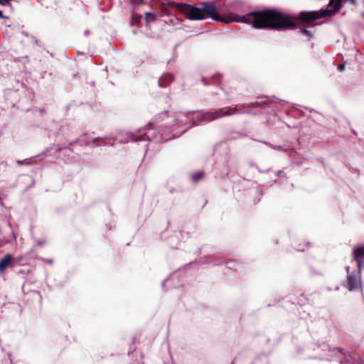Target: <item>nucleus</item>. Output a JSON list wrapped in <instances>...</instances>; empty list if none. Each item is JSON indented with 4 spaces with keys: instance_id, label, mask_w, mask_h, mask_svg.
Segmentation results:
<instances>
[{
    "instance_id": "obj_4",
    "label": "nucleus",
    "mask_w": 364,
    "mask_h": 364,
    "mask_svg": "<svg viewBox=\"0 0 364 364\" xmlns=\"http://www.w3.org/2000/svg\"><path fill=\"white\" fill-rule=\"evenodd\" d=\"M353 258L356 262L359 271L363 267L364 261V246L355 247L353 251Z\"/></svg>"
},
{
    "instance_id": "obj_19",
    "label": "nucleus",
    "mask_w": 364,
    "mask_h": 364,
    "mask_svg": "<svg viewBox=\"0 0 364 364\" xmlns=\"http://www.w3.org/2000/svg\"><path fill=\"white\" fill-rule=\"evenodd\" d=\"M167 114H168V112H166H166H163V113H161V114H159V117H162L163 115H167Z\"/></svg>"
},
{
    "instance_id": "obj_17",
    "label": "nucleus",
    "mask_w": 364,
    "mask_h": 364,
    "mask_svg": "<svg viewBox=\"0 0 364 364\" xmlns=\"http://www.w3.org/2000/svg\"><path fill=\"white\" fill-rule=\"evenodd\" d=\"M346 65L345 63L340 64L338 67V70L341 72L345 70Z\"/></svg>"
},
{
    "instance_id": "obj_15",
    "label": "nucleus",
    "mask_w": 364,
    "mask_h": 364,
    "mask_svg": "<svg viewBox=\"0 0 364 364\" xmlns=\"http://www.w3.org/2000/svg\"><path fill=\"white\" fill-rule=\"evenodd\" d=\"M301 33L306 36H308L309 38H311V36H312V33L310 31L306 29V28H302L301 30Z\"/></svg>"
},
{
    "instance_id": "obj_2",
    "label": "nucleus",
    "mask_w": 364,
    "mask_h": 364,
    "mask_svg": "<svg viewBox=\"0 0 364 364\" xmlns=\"http://www.w3.org/2000/svg\"><path fill=\"white\" fill-rule=\"evenodd\" d=\"M170 6L176 9L183 14L186 18L191 21H200L206 18H210L214 21L225 23H230L235 21L250 24V21L245 18L247 14L242 16L233 13L220 15L216 11V7L210 2H203L200 8L191 4L176 2H171Z\"/></svg>"
},
{
    "instance_id": "obj_6",
    "label": "nucleus",
    "mask_w": 364,
    "mask_h": 364,
    "mask_svg": "<svg viewBox=\"0 0 364 364\" xmlns=\"http://www.w3.org/2000/svg\"><path fill=\"white\" fill-rule=\"evenodd\" d=\"M246 107L245 105H235L232 107H223L221 108V117H227L236 114H242L245 112L241 111L242 108Z\"/></svg>"
},
{
    "instance_id": "obj_1",
    "label": "nucleus",
    "mask_w": 364,
    "mask_h": 364,
    "mask_svg": "<svg viewBox=\"0 0 364 364\" xmlns=\"http://www.w3.org/2000/svg\"><path fill=\"white\" fill-rule=\"evenodd\" d=\"M338 11L333 5L328 9L319 11H301L294 17L274 9H264L250 12L245 18L255 28L285 31L296 28L297 21L301 25H310L318 19L333 15Z\"/></svg>"
},
{
    "instance_id": "obj_5",
    "label": "nucleus",
    "mask_w": 364,
    "mask_h": 364,
    "mask_svg": "<svg viewBox=\"0 0 364 364\" xmlns=\"http://www.w3.org/2000/svg\"><path fill=\"white\" fill-rule=\"evenodd\" d=\"M221 108L214 110L204 112L198 118L199 121L211 122L213 120L221 118Z\"/></svg>"
},
{
    "instance_id": "obj_11",
    "label": "nucleus",
    "mask_w": 364,
    "mask_h": 364,
    "mask_svg": "<svg viewBox=\"0 0 364 364\" xmlns=\"http://www.w3.org/2000/svg\"><path fill=\"white\" fill-rule=\"evenodd\" d=\"M204 176V172L202 171L196 172L191 175V179L193 182L196 183L200 181Z\"/></svg>"
},
{
    "instance_id": "obj_18",
    "label": "nucleus",
    "mask_w": 364,
    "mask_h": 364,
    "mask_svg": "<svg viewBox=\"0 0 364 364\" xmlns=\"http://www.w3.org/2000/svg\"><path fill=\"white\" fill-rule=\"evenodd\" d=\"M100 140H102V139H100V138H96V139H95L92 141V142H93V144H94L95 146H99L98 141H100Z\"/></svg>"
},
{
    "instance_id": "obj_13",
    "label": "nucleus",
    "mask_w": 364,
    "mask_h": 364,
    "mask_svg": "<svg viewBox=\"0 0 364 364\" xmlns=\"http://www.w3.org/2000/svg\"><path fill=\"white\" fill-rule=\"evenodd\" d=\"M343 0H330L328 7H331L334 5L336 7V9H340L341 7Z\"/></svg>"
},
{
    "instance_id": "obj_22",
    "label": "nucleus",
    "mask_w": 364,
    "mask_h": 364,
    "mask_svg": "<svg viewBox=\"0 0 364 364\" xmlns=\"http://www.w3.org/2000/svg\"><path fill=\"white\" fill-rule=\"evenodd\" d=\"M7 3H9V1H11V0H5ZM0 4L1 5H4V4L3 3V1L2 0H0Z\"/></svg>"
},
{
    "instance_id": "obj_16",
    "label": "nucleus",
    "mask_w": 364,
    "mask_h": 364,
    "mask_svg": "<svg viewBox=\"0 0 364 364\" xmlns=\"http://www.w3.org/2000/svg\"><path fill=\"white\" fill-rule=\"evenodd\" d=\"M349 356L353 360H357L359 358L358 355L355 353H353L352 354L349 355Z\"/></svg>"
},
{
    "instance_id": "obj_7",
    "label": "nucleus",
    "mask_w": 364,
    "mask_h": 364,
    "mask_svg": "<svg viewBox=\"0 0 364 364\" xmlns=\"http://www.w3.org/2000/svg\"><path fill=\"white\" fill-rule=\"evenodd\" d=\"M13 257L7 254L0 260V272H4L8 267H12Z\"/></svg>"
},
{
    "instance_id": "obj_10",
    "label": "nucleus",
    "mask_w": 364,
    "mask_h": 364,
    "mask_svg": "<svg viewBox=\"0 0 364 364\" xmlns=\"http://www.w3.org/2000/svg\"><path fill=\"white\" fill-rule=\"evenodd\" d=\"M156 14L155 13L146 12L144 14L145 21L149 23L156 20Z\"/></svg>"
},
{
    "instance_id": "obj_20",
    "label": "nucleus",
    "mask_w": 364,
    "mask_h": 364,
    "mask_svg": "<svg viewBox=\"0 0 364 364\" xmlns=\"http://www.w3.org/2000/svg\"><path fill=\"white\" fill-rule=\"evenodd\" d=\"M3 1V3L4 4V6H6V5H9L11 6V4H10V1H9V3H7L5 0H2Z\"/></svg>"
},
{
    "instance_id": "obj_8",
    "label": "nucleus",
    "mask_w": 364,
    "mask_h": 364,
    "mask_svg": "<svg viewBox=\"0 0 364 364\" xmlns=\"http://www.w3.org/2000/svg\"><path fill=\"white\" fill-rule=\"evenodd\" d=\"M173 81V76L171 74L166 73L163 75L159 79L158 84L161 87H165Z\"/></svg>"
},
{
    "instance_id": "obj_12",
    "label": "nucleus",
    "mask_w": 364,
    "mask_h": 364,
    "mask_svg": "<svg viewBox=\"0 0 364 364\" xmlns=\"http://www.w3.org/2000/svg\"><path fill=\"white\" fill-rule=\"evenodd\" d=\"M16 163L18 165H32L36 163V160L33 158L26 159L22 161L18 160Z\"/></svg>"
},
{
    "instance_id": "obj_21",
    "label": "nucleus",
    "mask_w": 364,
    "mask_h": 364,
    "mask_svg": "<svg viewBox=\"0 0 364 364\" xmlns=\"http://www.w3.org/2000/svg\"><path fill=\"white\" fill-rule=\"evenodd\" d=\"M0 18H6L5 16H4L3 13L1 11H0Z\"/></svg>"
},
{
    "instance_id": "obj_23",
    "label": "nucleus",
    "mask_w": 364,
    "mask_h": 364,
    "mask_svg": "<svg viewBox=\"0 0 364 364\" xmlns=\"http://www.w3.org/2000/svg\"><path fill=\"white\" fill-rule=\"evenodd\" d=\"M16 260H17V262H20L22 260V257H18V258H16Z\"/></svg>"
},
{
    "instance_id": "obj_9",
    "label": "nucleus",
    "mask_w": 364,
    "mask_h": 364,
    "mask_svg": "<svg viewBox=\"0 0 364 364\" xmlns=\"http://www.w3.org/2000/svg\"><path fill=\"white\" fill-rule=\"evenodd\" d=\"M220 75H213V76L211 77V79H210L211 82H210V81H209L208 80H207L205 77H202V78H201V81H202L203 84L204 85H205V86H206V85H210V84H213V83H215V82H214V81H218V82H219V80H220Z\"/></svg>"
},
{
    "instance_id": "obj_3",
    "label": "nucleus",
    "mask_w": 364,
    "mask_h": 364,
    "mask_svg": "<svg viewBox=\"0 0 364 364\" xmlns=\"http://www.w3.org/2000/svg\"><path fill=\"white\" fill-rule=\"evenodd\" d=\"M360 271L358 270V272L356 274L348 273L346 287L350 291L358 289L360 287Z\"/></svg>"
},
{
    "instance_id": "obj_24",
    "label": "nucleus",
    "mask_w": 364,
    "mask_h": 364,
    "mask_svg": "<svg viewBox=\"0 0 364 364\" xmlns=\"http://www.w3.org/2000/svg\"><path fill=\"white\" fill-rule=\"evenodd\" d=\"M220 88L222 90H223L227 95H228V92H227L224 87H220Z\"/></svg>"
},
{
    "instance_id": "obj_14",
    "label": "nucleus",
    "mask_w": 364,
    "mask_h": 364,
    "mask_svg": "<svg viewBox=\"0 0 364 364\" xmlns=\"http://www.w3.org/2000/svg\"><path fill=\"white\" fill-rule=\"evenodd\" d=\"M337 350L341 353V354H343V355L345 357V359L344 360H341V364H348L350 363V360L348 358H346V354L343 353H342V350L341 348H337Z\"/></svg>"
}]
</instances>
